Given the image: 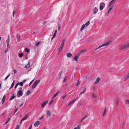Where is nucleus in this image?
Returning a JSON list of instances; mask_svg holds the SVG:
<instances>
[{
	"label": "nucleus",
	"mask_w": 129,
	"mask_h": 129,
	"mask_svg": "<svg viewBox=\"0 0 129 129\" xmlns=\"http://www.w3.org/2000/svg\"><path fill=\"white\" fill-rule=\"evenodd\" d=\"M29 114H27L22 119L23 120H26L28 117Z\"/></svg>",
	"instance_id": "nucleus-12"
},
{
	"label": "nucleus",
	"mask_w": 129,
	"mask_h": 129,
	"mask_svg": "<svg viewBox=\"0 0 129 129\" xmlns=\"http://www.w3.org/2000/svg\"><path fill=\"white\" fill-rule=\"evenodd\" d=\"M90 24V21H89L88 22H86L84 24H83L80 30V31H82L84 28L87 27Z\"/></svg>",
	"instance_id": "nucleus-3"
},
{
	"label": "nucleus",
	"mask_w": 129,
	"mask_h": 129,
	"mask_svg": "<svg viewBox=\"0 0 129 129\" xmlns=\"http://www.w3.org/2000/svg\"><path fill=\"white\" fill-rule=\"evenodd\" d=\"M44 117V116H43L42 117H41V118H40L39 119H40V120H41L42 119L43 117Z\"/></svg>",
	"instance_id": "nucleus-60"
},
{
	"label": "nucleus",
	"mask_w": 129,
	"mask_h": 129,
	"mask_svg": "<svg viewBox=\"0 0 129 129\" xmlns=\"http://www.w3.org/2000/svg\"><path fill=\"white\" fill-rule=\"evenodd\" d=\"M62 73V71H61L59 73L58 76H59V79H60L61 78V74Z\"/></svg>",
	"instance_id": "nucleus-20"
},
{
	"label": "nucleus",
	"mask_w": 129,
	"mask_h": 129,
	"mask_svg": "<svg viewBox=\"0 0 129 129\" xmlns=\"http://www.w3.org/2000/svg\"><path fill=\"white\" fill-rule=\"evenodd\" d=\"M40 81V80H37L34 83L35 84L37 85L38 84Z\"/></svg>",
	"instance_id": "nucleus-28"
},
{
	"label": "nucleus",
	"mask_w": 129,
	"mask_h": 129,
	"mask_svg": "<svg viewBox=\"0 0 129 129\" xmlns=\"http://www.w3.org/2000/svg\"><path fill=\"white\" fill-rule=\"evenodd\" d=\"M85 51L84 50H81L78 53V54L79 55H80L82 53H83Z\"/></svg>",
	"instance_id": "nucleus-29"
},
{
	"label": "nucleus",
	"mask_w": 129,
	"mask_h": 129,
	"mask_svg": "<svg viewBox=\"0 0 129 129\" xmlns=\"http://www.w3.org/2000/svg\"><path fill=\"white\" fill-rule=\"evenodd\" d=\"M13 71L14 72V74H15L17 72V71L15 70H14Z\"/></svg>",
	"instance_id": "nucleus-55"
},
{
	"label": "nucleus",
	"mask_w": 129,
	"mask_h": 129,
	"mask_svg": "<svg viewBox=\"0 0 129 129\" xmlns=\"http://www.w3.org/2000/svg\"><path fill=\"white\" fill-rule=\"evenodd\" d=\"M23 105V103H22L21 104L20 106L19 107H21Z\"/></svg>",
	"instance_id": "nucleus-64"
},
{
	"label": "nucleus",
	"mask_w": 129,
	"mask_h": 129,
	"mask_svg": "<svg viewBox=\"0 0 129 129\" xmlns=\"http://www.w3.org/2000/svg\"><path fill=\"white\" fill-rule=\"evenodd\" d=\"M41 42H37L36 43L35 46H38L41 44Z\"/></svg>",
	"instance_id": "nucleus-26"
},
{
	"label": "nucleus",
	"mask_w": 129,
	"mask_h": 129,
	"mask_svg": "<svg viewBox=\"0 0 129 129\" xmlns=\"http://www.w3.org/2000/svg\"><path fill=\"white\" fill-rule=\"evenodd\" d=\"M30 91L28 90L27 91V92L26 93V95H28L30 93Z\"/></svg>",
	"instance_id": "nucleus-43"
},
{
	"label": "nucleus",
	"mask_w": 129,
	"mask_h": 129,
	"mask_svg": "<svg viewBox=\"0 0 129 129\" xmlns=\"http://www.w3.org/2000/svg\"><path fill=\"white\" fill-rule=\"evenodd\" d=\"M29 49L27 48H26L25 49V51L27 52H28L29 51Z\"/></svg>",
	"instance_id": "nucleus-37"
},
{
	"label": "nucleus",
	"mask_w": 129,
	"mask_h": 129,
	"mask_svg": "<svg viewBox=\"0 0 129 129\" xmlns=\"http://www.w3.org/2000/svg\"><path fill=\"white\" fill-rule=\"evenodd\" d=\"M129 78V73L127 74V76L124 78V81H125Z\"/></svg>",
	"instance_id": "nucleus-22"
},
{
	"label": "nucleus",
	"mask_w": 129,
	"mask_h": 129,
	"mask_svg": "<svg viewBox=\"0 0 129 129\" xmlns=\"http://www.w3.org/2000/svg\"><path fill=\"white\" fill-rule=\"evenodd\" d=\"M89 116V115H85L83 117V119H84L85 118H86L87 117Z\"/></svg>",
	"instance_id": "nucleus-39"
},
{
	"label": "nucleus",
	"mask_w": 129,
	"mask_h": 129,
	"mask_svg": "<svg viewBox=\"0 0 129 129\" xmlns=\"http://www.w3.org/2000/svg\"><path fill=\"white\" fill-rule=\"evenodd\" d=\"M92 89L93 90H95V86H93V87H92Z\"/></svg>",
	"instance_id": "nucleus-59"
},
{
	"label": "nucleus",
	"mask_w": 129,
	"mask_h": 129,
	"mask_svg": "<svg viewBox=\"0 0 129 129\" xmlns=\"http://www.w3.org/2000/svg\"><path fill=\"white\" fill-rule=\"evenodd\" d=\"M51 112L49 110L47 111V117L51 116Z\"/></svg>",
	"instance_id": "nucleus-13"
},
{
	"label": "nucleus",
	"mask_w": 129,
	"mask_h": 129,
	"mask_svg": "<svg viewBox=\"0 0 129 129\" xmlns=\"http://www.w3.org/2000/svg\"><path fill=\"white\" fill-rule=\"evenodd\" d=\"M74 128V129H80V125H78L77 127H75Z\"/></svg>",
	"instance_id": "nucleus-34"
},
{
	"label": "nucleus",
	"mask_w": 129,
	"mask_h": 129,
	"mask_svg": "<svg viewBox=\"0 0 129 129\" xmlns=\"http://www.w3.org/2000/svg\"><path fill=\"white\" fill-rule=\"evenodd\" d=\"M7 43H8L9 42V37L8 36V38L7 39V40L6 41Z\"/></svg>",
	"instance_id": "nucleus-38"
},
{
	"label": "nucleus",
	"mask_w": 129,
	"mask_h": 129,
	"mask_svg": "<svg viewBox=\"0 0 129 129\" xmlns=\"http://www.w3.org/2000/svg\"><path fill=\"white\" fill-rule=\"evenodd\" d=\"M67 96V95H65L64 96H63L62 97V98L63 99H64V98H65L66 97V96Z\"/></svg>",
	"instance_id": "nucleus-53"
},
{
	"label": "nucleus",
	"mask_w": 129,
	"mask_h": 129,
	"mask_svg": "<svg viewBox=\"0 0 129 129\" xmlns=\"http://www.w3.org/2000/svg\"><path fill=\"white\" fill-rule=\"evenodd\" d=\"M32 82L31 81L30 83H29V86H30L31 84H32Z\"/></svg>",
	"instance_id": "nucleus-62"
},
{
	"label": "nucleus",
	"mask_w": 129,
	"mask_h": 129,
	"mask_svg": "<svg viewBox=\"0 0 129 129\" xmlns=\"http://www.w3.org/2000/svg\"><path fill=\"white\" fill-rule=\"evenodd\" d=\"M41 122L39 121H36L34 124V126L36 127H37L40 123Z\"/></svg>",
	"instance_id": "nucleus-8"
},
{
	"label": "nucleus",
	"mask_w": 129,
	"mask_h": 129,
	"mask_svg": "<svg viewBox=\"0 0 129 129\" xmlns=\"http://www.w3.org/2000/svg\"><path fill=\"white\" fill-rule=\"evenodd\" d=\"M86 90V89L85 88L82 92H81L80 94L79 95H81Z\"/></svg>",
	"instance_id": "nucleus-44"
},
{
	"label": "nucleus",
	"mask_w": 129,
	"mask_h": 129,
	"mask_svg": "<svg viewBox=\"0 0 129 129\" xmlns=\"http://www.w3.org/2000/svg\"><path fill=\"white\" fill-rule=\"evenodd\" d=\"M79 56V55L78 54V55H77L74 57L73 58L74 60L75 61H78V60L79 59L78 57Z\"/></svg>",
	"instance_id": "nucleus-9"
},
{
	"label": "nucleus",
	"mask_w": 129,
	"mask_h": 129,
	"mask_svg": "<svg viewBox=\"0 0 129 129\" xmlns=\"http://www.w3.org/2000/svg\"><path fill=\"white\" fill-rule=\"evenodd\" d=\"M55 36H54V35H53V37L51 39V41H52V40L55 37Z\"/></svg>",
	"instance_id": "nucleus-54"
},
{
	"label": "nucleus",
	"mask_w": 129,
	"mask_h": 129,
	"mask_svg": "<svg viewBox=\"0 0 129 129\" xmlns=\"http://www.w3.org/2000/svg\"><path fill=\"white\" fill-rule=\"evenodd\" d=\"M19 83H17L16 84V85H15V88H17V86L19 85Z\"/></svg>",
	"instance_id": "nucleus-49"
},
{
	"label": "nucleus",
	"mask_w": 129,
	"mask_h": 129,
	"mask_svg": "<svg viewBox=\"0 0 129 129\" xmlns=\"http://www.w3.org/2000/svg\"><path fill=\"white\" fill-rule=\"evenodd\" d=\"M84 120V119H83V118H82L81 119V120L79 122H81L83 120Z\"/></svg>",
	"instance_id": "nucleus-56"
},
{
	"label": "nucleus",
	"mask_w": 129,
	"mask_h": 129,
	"mask_svg": "<svg viewBox=\"0 0 129 129\" xmlns=\"http://www.w3.org/2000/svg\"><path fill=\"white\" fill-rule=\"evenodd\" d=\"M30 62L29 61L28 62V64L26 65L24 67L25 68H28L30 67Z\"/></svg>",
	"instance_id": "nucleus-19"
},
{
	"label": "nucleus",
	"mask_w": 129,
	"mask_h": 129,
	"mask_svg": "<svg viewBox=\"0 0 129 129\" xmlns=\"http://www.w3.org/2000/svg\"><path fill=\"white\" fill-rule=\"evenodd\" d=\"M37 85L36 84L34 83L32 86V88L33 89Z\"/></svg>",
	"instance_id": "nucleus-33"
},
{
	"label": "nucleus",
	"mask_w": 129,
	"mask_h": 129,
	"mask_svg": "<svg viewBox=\"0 0 129 129\" xmlns=\"http://www.w3.org/2000/svg\"><path fill=\"white\" fill-rule=\"evenodd\" d=\"M116 1V0H112L109 4V7H111V5H112V4L115 1Z\"/></svg>",
	"instance_id": "nucleus-21"
},
{
	"label": "nucleus",
	"mask_w": 129,
	"mask_h": 129,
	"mask_svg": "<svg viewBox=\"0 0 129 129\" xmlns=\"http://www.w3.org/2000/svg\"><path fill=\"white\" fill-rule=\"evenodd\" d=\"M92 98L93 99H95L96 98V96L94 93H91Z\"/></svg>",
	"instance_id": "nucleus-16"
},
{
	"label": "nucleus",
	"mask_w": 129,
	"mask_h": 129,
	"mask_svg": "<svg viewBox=\"0 0 129 129\" xmlns=\"http://www.w3.org/2000/svg\"><path fill=\"white\" fill-rule=\"evenodd\" d=\"M65 42V39H63L62 42V43L61 44V45L60 46L59 48V50L58 51H59V53L58 54H59L60 52L62 50V49L63 47V46H64V43Z\"/></svg>",
	"instance_id": "nucleus-4"
},
{
	"label": "nucleus",
	"mask_w": 129,
	"mask_h": 129,
	"mask_svg": "<svg viewBox=\"0 0 129 129\" xmlns=\"http://www.w3.org/2000/svg\"><path fill=\"white\" fill-rule=\"evenodd\" d=\"M19 84L21 86H22L23 85V82H21L19 83Z\"/></svg>",
	"instance_id": "nucleus-36"
},
{
	"label": "nucleus",
	"mask_w": 129,
	"mask_h": 129,
	"mask_svg": "<svg viewBox=\"0 0 129 129\" xmlns=\"http://www.w3.org/2000/svg\"><path fill=\"white\" fill-rule=\"evenodd\" d=\"M20 125H17L15 129H19V128L20 127Z\"/></svg>",
	"instance_id": "nucleus-41"
},
{
	"label": "nucleus",
	"mask_w": 129,
	"mask_h": 129,
	"mask_svg": "<svg viewBox=\"0 0 129 129\" xmlns=\"http://www.w3.org/2000/svg\"><path fill=\"white\" fill-rule=\"evenodd\" d=\"M57 30H55V32H54V35L55 36H56V33H57Z\"/></svg>",
	"instance_id": "nucleus-45"
},
{
	"label": "nucleus",
	"mask_w": 129,
	"mask_h": 129,
	"mask_svg": "<svg viewBox=\"0 0 129 129\" xmlns=\"http://www.w3.org/2000/svg\"><path fill=\"white\" fill-rule=\"evenodd\" d=\"M68 78V77L67 76L63 80V82H66V80H67Z\"/></svg>",
	"instance_id": "nucleus-35"
},
{
	"label": "nucleus",
	"mask_w": 129,
	"mask_h": 129,
	"mask_svg": "<svg viewBox=\"0 0 129 129\" xmlns=\"http://www.w3.org/2000/svg\"><path fill=\"white\" fill-rule=\"evenodd\" d=\"M80 83V82L79 81H78V82H77L76 86H78Z\"/></svg>",
	"instance_id": "nucleus-46"
},
{
	"label": "nucleus",
	"mask_w": 129,
	"mask_h": 129,
	"mask_svg": "<svg viewBox=\"0 0 129 129\" xmlns=\"http://www.w3.org/2000/svg\"><path fill=\"white\" fill-rule=\"evenodd\" d=\"M112 43V42L111 41H107V42L105 43H104L103 44L99 46L98 48H96L95 49V51H96L97 49L100 48L102 47L108 45L109 44H111Z\"/></svg>",
	"instance_id": "nucleus-1"
},
{
	"label": "nucleus",
	"mask_w": 129,
	"mask_h": 129,
	"mask_svg": "<svg viewBox=\"0 0 129 129\" xmlns=\"http://www.w3.org/2000/svg\"><path fill=\"white\" fill-rule=\"evenodd\" d=\"M53 102V100H52L50 102L49 104V105H51L52 103Z\"/></svg>",
	"instance_id": "nucleus-47"
},
{
	"label": "nucleus",
	"mask_w": 129,
	"mask_h": 129,
	"mask_svg": "<svg viewBox=\"0 0 129 129\" xmlns=\"http://www.w3.org/2000/svg\"><path fill=\"white\" fill-rule=\"evenodd\" d=\"M7 46L8 48H10V45L9 44V43H7Z\"/></svg>",
	"instance_id": "nucleus-50"
},
{
	"label": "nucleus",
	"mask_w": 129,
	"mask_h": 129,
	"mask_svg": "<svg viewBox=\"0 0 129 129\" xmlns=\"http://www.w3.org/2000/svg\"><path fill=\"white\" fill-rule=\"evenodd\" d=\"M106 108L104 111V114L103 115V116H105L106 114Z\"/></svg>",
	"instance_id": "nucleus-32"
},
{
	"label": "nucleus",
	"mask_w": 129,
	"mask_h": 129,
	"mask_svg": "<svg viewBox=\"0 0 129 129\" xmlns=\"http://www.w3.org/2000/svg\"><path fill=\"white\" fill-rule=\"evenodd\" d=\"M10 118H8L6 122L8 123L10 121Z\"/></svg>",
	"instance_id": "nucleus-48"
},
{
	"label": "nucleus",
	"mask_w": 129,
	"mask_h": 129,
	"mask_svg": "<svg viewBox=\"0 0 129 129\" xmlns=\"http://www.w3.org/2000/svg\"><path fill=\"white\" fill-rule=\"evenodd\" d=\"M78 99V98H77L76 99L73 100L71 101L68 104V106H69L70 105H71L74 102H75L77 99Z\"/></svg>",
	"instance_id": "nucleus-11"
},
{
	"label": "nucleus",
	"mask_w": 129,
	"mask_h": 129,
	"mask_svg": "<svg viewBox=\"0 0 129 129\" xmlns=\"http://www.w3.org/2000/svg\"><path fill=\"white\" fill-rule=\"evenodd\" d=\"M84 120V119H83V118H82L81 119V120L79 122H81L83 120Z\"/></svg>",
	"instance_id": "nucleus-57"
},
{
	"label": "nucleus",
	"mask_w": 129,
	"mask_h": 129,
	"mask_svg": "<svg viewBox=\"0 0 129 129\" xmlns=\"http://www.w3.org/2000/svg\"><path fill=\"white\" fill-rule=\"evenodd\" d=\"M16 96L15 94H13V95L10 98L9 100L10 101H12V100L14 99V98Z\"/></svg>",
	"instance_id": "nucleus-15"
},
{
	"label": "nucleus",
	"mask_w": 129,
	"mask_h": 129,
	"mask_svg": "<svg viewBox=\"0 0 129 129\" xmlns=\"http://www.w3.org/2000/svg\"><path fill=\"white\" fill-rule=\"evenodd\" d=\"M16 10H14L13 11V17H14L15 14H16Z\"/></svg>",
	"instance_id": "nucleus-30"
},
{
	"label": "nucleus",
	"mask_w": 129,
	"mask_h": 129,
	"mask_svg": "<svg viewBox=\"0 0 129 129\" xmlns=\"http://www.w3.org/2000/svg\"><path fill=\"white\" fill-rule=\"evenodd\" d=\"M18 110V109L17 108H16V109H15V112H14V115L15 114V112H16Z\"/></svg>",
	"instance_id": "nucleus-58"
},
{
	"label": "nucleus",
	"mask_w": 129,
	"mask_h": 129,
	"mask_svg": "<svg viewBox=\"0 0 129 129\" xmlns=\"http://www.w3.org/2000/svg\"><path fill=\"white\" fill-rule=\"evenodd\" d=\"M129 47V43H125L124 45L122 46L119 49V51L123 50Z\"/></svg>",
	"instance_id": "nucleus-2"
},
{
	"label": "nucleus",
	"mask_w": 129,
	"mask_h": 129,
	"mask_svg": "<svg viewBox=\"0 0 129 129\" xmlns=\"http://www.w3.org/2000/svg\"><path fill=\"white\" fill-rule=\"evenodd\" d=\"M6 99V96L5 95H4L3 96V99L1 101L2 102V104H3L4 103Z\"/></svg>",
	"instance_id": "nucleus-14"
},
{
	"label": "nucleus",
	"mask_w": 129,
	"mask_h": 129,
	"mask_svg": "<svg viewBox=\"0 0 129 129\" xmlns=\"http://www.w3.org/2000/svg\"><path fill=\"white\" fill-rule=\"evenodd\" d=\"M8 48L7 49H6L5 51V53H6L7 52H8Z\"/></svg>",
	"instance_id": "nucleus-51"
},
{
	"label": "nucleus",
	"mask_w": 129,
	"mask_h": 129,
	"mask_svg": "<svg viewBox=\"0 0 129 129\" xmlns=\"http://www.w3.org/2000/svg\"><path fill=\"white\" fill-rule=\"evenodd\" d=\"M72 54L71 53H68L67 54V57L69 58L71 57H72Z\"/></svg>",
	"instance_id": "nucleus-25"
},
{
	"label": "nucleus",
	"mask_w": 129,
	"mask_h": 129,
	"mask_svg": "<svg viewBox=\"0 0 129 129\" xmlns=\"http://www.w3.org/2000/svg\"><path fill=\"white\" fill-rule=\"evenodd\" d=\"M105 6V4L104 2L101 3L100 4V9L101 10H102L104 9Z\"/></svg>",
	"instance_id": "nucleus-5"
},
{
	"label": "nucleus",
	"mask_w": 129,
	"mask_h": 129,
	"mask_svg": "<svg viewBox=\"0 0 129 129\" xmlns=\"http://www.w3.org/2000/svg\"><path fill=\"white\" fill-rule=\"evenodd\" d=\"M15 82V81L14 80L13 81V83L12 84L11 87L9 88V89H11V88L13 87L14 85V83Z\"/></svg>",
	"instance_id": "nucleus-27"
},
{
	"label": "nucleus",
	"mask_w": 129,
	"mask_h": 129,
	"mask_svg": "<svg viewBox=\"0 0 129 129\" xmlns=\"http://www.w3.org/2000/svg\"><path fill=\"white\" fill-rule=\"evenodd\" d=\"M125 103L126 104H129V100H126L125 101Z\"/></svg>",
	"instance_id": "nucleus-42"
},
{
	"label": "nucleus",
	"mask_w": 129,
	"mask_h": 129,
	"mask_svg": "<svg viewBox=\"0 0 129 129\" xmlns=\"http://www.w3.org/2000/svg\"><path fill=\"white\" fill-rule=\"evenodd\" d=\"M60 26H59L58 28V30H59L60 29Z\"/></svg>",
	"instance_id": "nucleus-63"
},
{
	"label": "nucleus",
	"mask_w": 129,
	"mask_h": 129,
	"mask_svg": "<svg viewBox=\"0 0 129 129\" xmlns=\"http://www.w3.org/2000/svg\"><path fill=\"white\" fill-rule=\"evenodd\" d=\"M113 7H112L110 8L109 9L107 13V14H108L113 9Z\"/></svg>",
	"instance_id": "nucleus-24"
},
{
	"label": "nucleus",
	"mask_w": 129,
	"mask_h": 129,
	"mask_svg": "<svg viewBox=\"0 0 129 129\" xmlns=\"http://www.w3.org/2000/svg\"><path fill=\"white\" fill-rule=\"evenodd\" d=\"M18 93L20 96H21L23 95V92L21 90H19L18 91Z\"/></svg>",
	"instance_id": "nucleus-17"
},
{
	"label": "nucleus",
	"mask_w": 129,
	"mask_h": 129,
	"mask_svg": "<svg viewBox=\"0 0 129 129\" xmlns=\"http://www.w3.org/2000/svg\"><path fill=\"white\" fill-rule=\"evenodd\" d=\"M100 78H98L95 81V82H94V84H98L99 83L100 81Z\"/></svg>",
	"instance_id": "nucleus-10"
},
{
	"label": "nucleus",
	"mask_w": 129,
	"mask_h": 129,
	"mask_svg": "<svg viewBox=\"0 0 129 129\" xmlns=\"http://www.w3.org/2000/svg\"><path fill=\"white\" fill-rule=\"evenodd\" d=\"M23 121V120L22 119L21 120V121L20 122V125H21V124L22 122Z\"/></svg>",
	"instance_id": "nucleus-61"
},
{
	"label": "nucleus",
	"mask_w": 129,
	"mask_h": 129,
	"mask_svg": "<svg viewBox=\"0 0 129 129\" xmlns=\"http://www.w3.org/2000/svg\"><path fill=\"white\" fill-rule=\"evenodd\" d=\"M32 124H31L30 125V127L28 128V129H31L32 128Z\"/></svg>",
	"instance_id": "nucleus-52"
},
{
	"label": "nucleus",
	"mask_w": 129,
	"mask_h": 129,
	"mask_svg": "<svg viewBox=\"0 0 129 129\" xmlns=\"http://www.w3.org/2000/svg\"><path fill=\"white\" fill-rule=\"evenodd\" d=\"M59 92H56L54 95L53 96L52 98L53 99L54 98L58 95V94L59 93Z\"/></svg>",
	"instance_id": "nucleus-23"
},
{
	"label": "nucleus",
	"mask_w": 129,
	"mask_h": 129,
	"mask_svg": "<svg viewBox=\"0 0 129 129\" xmlns=\"http://www.w3.org/2000/svg\"><path fill=\"white\" fill-rule=\"evenodd\" d=\"M10 74H9L5 78L4 80H6L10 76Z\"/></svg>",
	"instance_id": "nucleus-40"
},
{
	"label": "nucleus",
	"mask_w": 129,
	"mask_h": 129,
	"mask_svg": "<svg viewBox=\"0 0 129 129\" xmlns=\"http://www.w3.org/2000/svg\"><path fill=\"white\" fill-rule=\"evenodd\" d=\"M23 55V54L22 53H20L19 54V57L21 58Z\"/></svg>",
	"instance_id": "nucleus-31"
},
{
	"label": "nucleus",
	"mask_w": 129,
	"mask_h": 129,
	"mask_svg": "<svg viewBox=\"0 0 129 129\" xmlns=\"http://www.w3.org/2000/svg\"><path fill=\"white\" fill-rule=\"evenodd\" d=\"M48 101H46L43 102L41 105V107L42 108H43L48 103Z\"/></svg>",
	"instance_id": "nucleus-6"
},
{
	"label": "nucleus",
	"mask_w": 129,
	"mask_h": 129,
	"mask_svg": "<svg viewBox=\"0 0 129 129\" xmlns=\"http://www.w3.org/2000/svg\"><path fill=\"white\" fill-rule=\"evenodd\" d=\"M119 101V98H117L116 99L115 103L116 105H118Z\"/></svg>",
	"instance_id": "nucleus-18"
},
{
	"label": "nucleus",
	"mask_w": 129,
	"mask_h": 129,
	"mask_svg": "<svg viewBox=\"0 0 129 129\" xmlns=\"http://www.w3.org/2000/svg\"><path fill=\"white\" fill-rule=\"evenodd\" d=\"M98 11V9L96 7H95L93 10V13L94 14H96Z\"/></svg>",
	"instance_id": "nucleus-7"
}]
</instances>
